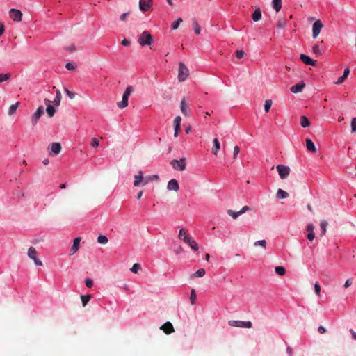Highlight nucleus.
I'll return each mask as SVG.
<instances>
[{
	"label": "nucleus",
	"instance_id": "obj_15",
	"mask_svg": "<svg viewBox=\"0 0 356 356\" xmlns=\"http://www.w3.org/2000/svg\"><path fill=\"white\" fill-rule=\"evenodd\" d=\"M300 60L302 62H303L305 64L308 65L314 66L316 65L315 60L310 58L307 55L302 54H300Z\"/></svg>",
	"mask_w": 356,
	"mask_h": 356
},
{
	"label": "nucleus",
	"instance_id": "obj_53",
	"mask_svg": "<svg viewBox=\"0 0 356 356\" xmlns=\"http://www.w3.org/2000/svg\"><path fill=\"white\" fill-rule=\"evenodd\" d=\"M239 147L238 146H235L234 147V152H233V156L234 159H236L239 153Z\"/></svg>",
	"mask_w": 356,
	"mask_h": 356
},
{
	"label": "nucleus",
	"instance_id": "obj_60",
	"mask_svg": "<svg viewBox=\"0 0 356 356\" xmlns=\"http://www.w3.org/2000/svg\"><path fill=\"white\" fill-rule=\"evenodd\" d=\"M318 331L321 334H324L326 332V329L323 326L321 325L318 327Z\"/></svg>",
	"mask_w": 356,
	"mask_h": 356
},
{
	"label": "nucleus",
	"instance_id": "obj_14",
	"mask_svg": "<svg viewBox=\"0 0 356 356\" xmlns=\"http://www.w3.org/2000/svg\"><path fill=\"white\" fill-rule=\"evenodd\" d=\"M181 118L180 116H177L174 119V124H175V132L174 136L177 137L179 134V131L180 130L181 127Z\"/></svg>",
	"mask_w": 356,
	"mask_h": 356
},
{
	"label": "nucleus",
	"instance_id": "obj_23",
	"mask_svg": "<svg viewBox=\"0 0 356 356\" xmlns=\"http://www.w3.org/2000/svg\"><path fill=\"white\" fill-rule=\"evenodd\" d=\"M252 20L254 22H258L261 18V12L259 8H256L252 15Z\"/></svg>",
	"mask_w": 356,
	"mask_h": 356
},
{
	"label": "nucleus",
	"instance_id": "obj_39",
	"mask_svg": "<svg viewBox=\"0 0 356 356\" xmlns=\"http://www.w3.org/2000/svg\"><path fill=\"white\" fill-rule=\"evenodd\" d=\"M272 100L270 99H267L265 101V104H264V110H265V112L266 113H268L271 106H272Z\"/></svg>",
	"mask_w": 356,
	"mask_h": 356
},
{
	"label": "nucleus",
	"instance_id": "obj_37",
	"mask_svg": "<svg viewBox=\"0 0 356 356\" xmlns=\"http://www.w3.org/2000/svg\"><path fill=\"white\" fill-rule=\"evenodd\" d=\"M108 241V239L105 235H99L97 237V242L100 244H106Z\"/></svg>",
	"mask_w": 356,
	"mask_h": 356
},
{
	"label": "nucleus",
	"instance_id": "obj_49",
	"mask_svg": "<svg viewBox=\"0 0 356 356\" xmlns=\"http://www.w3.org/2000/svg\"><path fill=\"white\" fill-rule=\"evenodd\" d=\"M245 52L243 50H237L236 51V56L238 59H241L244 57Z\"/></svg>",
	"mask_w": 356,
	"mask_h": 356
},
{
	"label": "nucleus",
	"instance_id": "obj_20",
	"mask_svg": "<svg viewBox=\"0 0 356 356\" xmlns=\"http://www.w3.org/2000/svg\"><path fill=\"white\" fill-rule=\"evenodd\" d=\"M80 241L81 238L79 237L74 239L73 244L71 248L72 254L76 253L79 249Z\"/></svg>",
	"mask_w": 356,
	"mask_h": 356
},
{
	"label": "nucleus",
	"instance_id": "obj_52",
	"mask_svg": "<svg viewBox=\"0 0 356 356\" xmlns=\"http://www.w3.org/2000/svg\"><path fill=\"white\" fill-rule=\"evenodd\" d=\"M65 67L66 69H67L68 70L70 71H72L75 69V65L72 63H67L66 65H65Z\"/></svg>",
	"mask_w": 356,
	"mask_h": 356
},
{
	"label": "nucleus",
	"instance_id": "obj_64",
	"mask_svg": "<svg viewBox=\"0 0 356 356\" xmlns=\"http://www.w3.org/2000/svg\"><path fill=\"white\" fill-rule=\"evenodd\" d=\"M350 332L351 333L353 338L356 340V332L352 329L350 330Z\"/></svg>",
	"mask_w": 356,
	"mask_h": 356
},
{
	"label": "nucleus",
	"instance_id": "obj_54",
	"mask_svg": "<svg viewBox=\"0 0 356 356\" xmlns=\"http://www.w3.org/2000/svg\"><path fill=\"white\" fill-rule=\"evenodd\" d=\"M250 210V207L248 206H244L242 207V209L239 211L241 215L243 214L246 211Z\"/></svg>",
	"mask_w": 356,
	"mask_h": 356
},
{
	"label": "nucleus",
	"instance_id": "obj_57",
	"mask_svg": "<svg viewBox=\"0 0 356 356\" xmlns=\"http://www.w3.org/2000/svg\"><path fill=\"white\" fill-rule=\"evenodd\" d=\"M122 44L125 47H129L131 44V42L127 39H124L121 42Z\"/></svg>",
	"mask_w": 356,
	"mask_h": 356
},
{
	"label": "nucleus",
	"instance_id": "obj_31",
	"mask_svg": "<svg viewBox=\"0 0 356 356\" xmlns=\"http://www.w3.org/2000/svg\"><path fill=\"white\" fill-rule=\"evenodd\" d=\"M300 124L304 128L310 126V122L306 116L302 115L300 117Z\"/></svg>",
	"mask_w": 356,
	"mask_h": 356
},
{
	"label": "nucleus",
	"instance_id": "obj_25",
	"mask_svg": "<svg viewBox=\"0 0 356 356\" xmlns=\"http://www.w3.org/2000/svg\"><path fill=\"white\" fill-rule=\"evenodd\" d=\"M272 6L276 12L280 11L282 6V0H273Z\"/></svg>",
	"mask_w": 356,
	"mask_h": 356
},
{
	"label": "nucleus",
	"instance_id": "obj_35",
	"mask_svg": "<svg viewBox=\"0 0 356 356\" xmlns=\"http://www.w3.org/2000/svg\"><path fill=\"white\" fill-rule=\"evenodd\" d=\"M197 296L194 289L191 291L190 302L192 305H195L196 302Z\"/></svg>",
	"mask_w": 356,
	"mask_h": 356
},
{
	"label": "nucleus",
	"instance_id": "obj_32",
	"mask_svg": "<svg viewBox=\"0 0 356 356\" xmlns=\"http://www.w3.org/2000/svg\"><path fill=\"white\" fill-rule=\"evenodd\" d=\"M19 104V102H16L15 104H12V105L9 107V109H8V115H13V114L16 112L17 108V107H18Z\"/></svg>",
	"mask_w": 356,
	"mask_h": 356
},
{
	"label": "nucleus",
	"instance_id": "obj_30",
	"mask_svg": "<svg viewBox=\"0 0 356 356\" xmlns=\"http://www.w3.org/2000/svg\"><path fill=\"white\" fill-rule=\"evenodd\" d=\"M47 113L49 117L51 118L56 113V109L54 106L50 105L49 104H47V108H46Z\"/></svg>",
	"mask_w": 356,
	"mask_h": 356
},
{
	"label": "nucleus",
	"instance_id": "obj_41",
	"mask_svg": "<svg viewBox=\"0 0 356 356\" xmlns=\"http://www.w3.org/2000/svg\"><path fill=\"white\" fill-rule=\"evenodd\" d=\"M181 22H182V19L181 18H178L177 20L174 21L172 23L171 29L172 30H176L179 27V24H180V23Z\"/></svg>",
	"mask_w": 356,
	"mask_h": 356
},
{
	"label": "nucleus",
	"instance_id": "obj_51",
	"mask_svg": "<svg viewBox=\"0 0 356 356\" xmlns=\"http://www.w3.org/2000/svg\"><path fill=\"white\" fill-rule=\"evenodd\" d=\"M99 145V140L96 138H92L91 146L93 147H97Z\"/></svg>",
	"mask_w": 356,
	"mask_h": 356
},
{
	"label": "nucleus",
	"instance_id": "obj_26",
	"mask_svg": "<svg viewBox=\"0 0 356 356\" xmlns=\"http://www.w3.org/2000/svg\"><path fill=\"white\" fill-rule=\"evenodd\" d=\"M193 29L195 34L200 35L201 33V27L196 19L193 20Z\"/></svg>",
	"mask_w": 356,
	"mask_h": 356
},
{
	"label": "nucleus",
	"instance_id": "obj_40",
	"mask_svg": "<svg viewBox=\"0 0 356 356\" xmlns=\"http://www.w3.org/2000/svg\"><path fill=\"white\" fill-rule=\"evenodd\" d=\"M10 78V74H0V83L7 81Z\"/></svg>",
	"mask_w": 356,
	"mask_h": 356
},
{
	"label": "nucleus",
	"instance_id": "obj_28",
	"mask_svg": "<svg viewBox=\"0 0 356 356\" xmlns=\"http://www.w3.org/2000/svg\"><path fill=\"white\" fill-rule=\"evenodd\" d=\"M37 251L33 247H30L28 250V256L32 260L36 259Z\"/></svg>",
	"mask_w": 356,
	"mask_h": 356
},
{
	"label": "nucleus",
	"instance_id": "obj_21",
	"mask_svg": "<svg viewBox=\"0 0 356 356\" xmlns=\"http://www.w3.org/2000/svg\"><path fill=\"white\" fill-rule=\"evenodd\" d=\"M349 73H350L349 68H346L343 71V74L341 76L338 78L337 81L335 82V84H337V85L341 84L344 81V80L347 78Z\"/></svg>",
	"mask_w": 356,
	"mask_h": 356
},
{
	"label": "nucleus",
	"instance_id": "obj_62",
	"mask_svg": "<svg viewBox=\"0 0 356 356\" xmlns=\"http://www.w3.org/2000/svg\"><path fill=\"white\" fill-rule=\"evenodd\" d=\"M351 284H352V281H351L350 280H349V279H348V280H347L345 282L343 286H344L345 288H348V287H349Z\"/></svg>",
	"mask_w": 356,
	"mask_h": 356
},
{
	"label": "nucleus",
	"instance_id": "obj_47",
	"mask_svg": "<svg viewBox=\"0 0 356 356\" xmlns=\"http://www.w3.org/2000/svg\"><path fill=\"white\" fill-rule=\"evenodd\" d=\"M314 291H315L316 294L318 295V296H320V293H321V286L318 284V282H316L314 284Z\"/></svg>",
	"mask_w": 356,
	"mask_h": 356
},
{
	"label": "nucleus",
	"instance_id": "obj_22",
	"mask_svg": "<svg viewBox=\"0 0 356 356\" xmlns=\"http://www.w3.org/2000/svg\"><path fill=\"white\" fill-rule=\"evenodd\" d=\"M213 147L212 148V153L214 154V155H217L218 153V151L220 148V143L218 140V138H215L213 140Z\"/></svg>",
	"mask_w": 356,
	"mask_h": 356
},
{
	"label": "nucleus",
	"instance_id": "obj_8",
	"mask_svg": "<svg viewBox=\"0 0 356 356\" xmlns=\"http://www.w3.org/2000/svg\"><path fill=\"white\" fill-rule=\"evenodd\" d=\"M323 24L320 19L316 20L312 26V36L314 38H316L319 35Z\"/></svg>",
	"mask_w": 356,
	"mask_h": 356
},
{
	"label": "nucleus",
	"instance_id": "obj_16",
	"mask_svg": "<svg viewBox=\"0 0 356 356\" xmlns=\"http://www.w3.org/2000/svg\"><path fill=\"white\" fill-rule=\"evenodd\" d=\"M144 180V177L143 175V172L140 170L137 175H134V186H140L142 181Z\"/></svg>",
	"mask_w": 356,
	"mask_h": 356
},
{
	"label": "nucleus",
	"instance_id": "obj_48",
	"mask_svg": "<svg viewBox=\"0 0 356 356\" xmlns=\"http://www.w3.org/2000/svg\"><path fill=\"white\" fill-rule=\"evenodd\" d=\"M351 131H356V117L353 118L351 120Z\"/></svg>",
	"mask_w": 356,
	"mask_h": 356
},
{
	"label": "nucleus",
	"instance_id": "obj_18",
	"mask_svg": "<svg viewBox=\"0 0 356 356\" xmlns=\"http://www.w3.org/2000/svg\"><path fill=\"white\" fill-rule=\"evenodd\" d=\"M306 147L308 151L312 152V153H316L317 149L314 142L310 138H306Z\"/></svg>",
	"mask_w": 356,
	"mask_h": 356
},
{
	"label": "nucleus",
	"instance_id": "obj_12",
	"mask_svg": "<svg viewBox=\"0 0 356 356\" xmlns=\"http://www.w3.org/2000/svg\"><path fill=\"white\" fill-rule=\"evenodd\" d=\"M167 188L169 191H173L177 192L179 189V184L177 179H170L167 185Z\"/></svg>",
	"mask_w": 356,
	"mask_h": 356
},
{
	"label": "nucleus",
	"instance_id": "obj_58",
	"mask_svg": "<svg viewBox=\"0 0 356 356\" xmlns=\"http://www.w3.org/2000/svg\"><path fill=\"white\" fill-rule=\"evenodd\" d=\"M307 237L309 241H313L315 237L314 232H308Z\"/></svg>",
	"mask_w": 356,
	"mask_h": 356
},
{
	"label": "nucleus",
	"instance_id": "obj_63",
	"mask_svg": "<svg viewBox=\"0 0 356 356\" xmlns=\"http://www.w3.org/2000/svg\"><path fill=\"white\" fill-rule=\"evenodd\" d=\"M33 261L35 263V264L38 266H40L42 265V263L40 260H39L37 257L36 259H33Z\"/></svg>",
	"mask_w": 356,
	"mask_h": 356
},
{
	"label": "nucleus",
	"instance_id": "obj_38",
	"mask_svg": "<svg viewBox=\"0 0 356 356\" xmlns=\"http://www.w3.org/2000/svg\"><path fill=\"white\" fill-rule=\"evenodd\" d=\"M90 298L91 296L90 295H82L81 296L82 305L83 307H85L87 305V303L90 301Z\"/></svg>",
	"mask_w": 356,
	"mask_h": 356
},
{
	"label": "nucleus",
	"instance_id": "obj_17",
	"mask_svg": "<svg viewBox=\"0 0 356 356\" xmlns=\"http://www.w3.org/2000/svg\"><path fill=\"white\" fill-rule=\"evenodd\" d=\"M161 329L163 330V332L166 334H170L174 332V328L170 322L165 323L161 327Z\"/></svg>",
	"mask_w": 356,
	"mask_h": 356
},
{
	"label": "nucleus",
	"instance_id": "obj_43",
	"mask_svg": "<svg viewBox=\"0 0 356 356\" xmlns=\"http://www.w3.org/2000/svg\"><path fill=\"white\" fill-rule=\"evenodd\" d=\"M227 213L232 216L234 219H236L239 216H241V213L239 211H234L233 210L229 209L227 211Z\"/></svg>",
	"mask_w": 356,
	"mask_h": 356
},
{
	"label": "nucleus",
	"instance_id": "obj_24",
	"mask_svg": "<svg viewBox=\"0 0 356 356\" xmlns=\"http://www.w3.org/2000/svg\"><path fill=\"white\" fill-rule=\"evenodd\" d=\"M312 51L316 56L322 55L323 54L322 47L318 44H316L312 47Z\"/></svg>",
	"mask_w": 356,
	"mask_h": 356
},
{
	"label": "nucleus",
	"instance_id": "obj_56",
	"mask_svg": "<svg viewBox=\"0 0 356 356\" xmlns=\"http://www.w3.org/2000/svg\"><path fill=\"white\" fill-rule=\"evenodd\" d=\"M151 177H144V180L142 181V183L140 184V186H145L148 184V182L149 181V179H150Z\"/></svg>",
	"mask_w": 356,
	"mask_h": 356
},
{
	"label": "nucleus",
	"instance_id": "obj_1",
	"mask_svg": "<svg viewBox=\"0 0 356 356\" xmlns=\"http://www.w3.org/2000/svg\"><path fill=\"white\" fill-rule=\"evenodd\" d=\"M178 237L185 243L188 244L190 248L195 252L199 249V245L196 241L187 233L185 229L181 228L179 232Z\"/></svg>",
	"mask_w": 356,
	"mask_h": 356
},
{
	"label": "nucleus",
	"instance_id": "obj_5",
	"mask_svg": "<svg viewBox=\"0 0 356 356\" xmlns=\"http://www.w3.org/2000/svg\"><path fill=\"white\" fill-rule=\"evenodd\" d=\"M170 164L176 170L183 171L186 168V159L185 158H181L179 160L174 159L171 161Z\"/></svg>",
	"mask_w": 356,
	"mask_h": 356
},
{
	"label": "nucleus",
	"instance_id": "obj_61",
	"mask_svg": "<svg viewBox=\"0 0 356 356\" xmlns=\"http://www.w3.org/2000/svg\"><path fill=\"white\" fill-rule=\"evenodd\" d=\"M129 15V13H124L120 15V19L122 21H126L127 16Z\"/></svg>",
	"mask_w": 356,
	"mask_h": 356
},
{
	"label": "nucleus",
	"instance_id": "obj_11",
	"mask_svg": "<svg viewBox=\"0 0 356 356\" xmlns=\"http://www.w3.org/2000/svg\"><path fill=\"white\" fill-rule=\"evenodd\" d=\"M9 15L14 21L20 22L22 20V13L18 9L12 8L9 12Z\"/></svg>",
	"mask_w": 356,
	"mask_h": 356
},
{
	"label": "nucleus",
	"instance_id": "obj_29",
	"mask_svg": "<svg viewBox=\"0 0 356 356\" xmlns=\"http://www.w3.org/2000/svg\"><path fill=\"white\" fill-rule=\"evenodd\" d=\"M327 222L325 220H323L320 223L321 227V236H323L325 234L327 230Z\"/></svg>",
	"mask_w": 356,
	"mask_h": 356
},
{
	"label": "nucleus",
	"instance_id": "obj_59",
	"mask_svg": "<svg viewBox=\"0 0 356 356\" xmlns=\"http://www.w3.org/2000/svg\"><path fill=\"white\" fill-rule=\"evenodd\" d=\"M285 24H286V22L285 21H282V20H280L278 24H277V27L279 29H282L285 26Z\"/></svg>",
	"mask_w": 356,
	"mask_h": 356
},
{
	"label": "nucleus",
	"instance_id": "obj_27",
	"mask_svg": "<svg viewBox=\"0 0 356 356\" xmlns=\"http://www.w3.org/2000/svg\"><path fill=\"white\" fill-rule=\"evenodd\" d=\"M289 197V193L284 190L280 188L277 192V197L279 199H286Z\"/></svg>",
	"mask_w": 356,
	"mask_h": 356
},
{
	"label": "nucleus",
	"instance_id": "obj_44",
	"mask_svg": "<svg viewBox=\"0 0 356 356\" xmlns=\"http://www.w3.org/2000/svg\"><path fill=\"white\" fill-rule=\"evenodd\" d=\"M140 268L141 266L139 264H134L130 268V270L134 273H137Z\"/></svg>",
	"mask_w": 356,
	"mask_h": 356
},
{
	"label": "nucleus",
	"instance_id": "obj_36",
	"mask_svg": "<svg viewBox=\"0 0 356 356\" xmlns=\"http://www.w3.org/2000/svg\"><path fill=\"white\" fill-rule=\"evenodd\" d=\"M275 273L279 275H284L286 273V270L283 266H277L275 268Z\"/></svg>",
	"mask_w": 356,
	"mask_h": 356
},
{
	"label": "nucleus",
	"instance_id": "obj_42",
	"mask_svg": "<svg viewBox=\"0 0 356 356\" xmlns=\"http://www.w3.org/2000/svg\"><path fill=\"white\" fill-rule=\"evenodd\" d=\"M205 270L204 268H200L198 269L193 276L197 277H202L205 275Z\"/></svg>",
	"mask_w": 356,
	"mask_h": 356
},
{
	"label": "nucleus",
	"instance_id": "obj_19",
	"mask_svg": "<svg viewBox=\"0 0 356 356\" xmlns=\"http://www.w3.org/2000/svg\"><path fill=\"white\" fill-rule=\"evenodd\" d=\"M61 145L59 143H52L51 144V151L54 155H57L60 152Z\"/></svg>",
	"mask_w": 356,
	"mask_h": 356
},
{
	"label": "nucleus",
	"instance_id": "obj_6",
	"mask_svg": "<svg viewBox=\"0 0 356 356\" xmlns=\"http://www.w3.org/2000/svg\"><path fill=\"white\" fill-rule=\"evenodd\" d=\"M229 325L232 327H245V328H250L252 327V323L250 321H229Z\"/></svg>",
	"mask_w": 356,
	"mask_h": 356
},
{
	"label": "nucleus",
	"instance_id": "obj_55",
	"mask_svg": "<svg viewBox=\"0 0 356 356\" xmlns=\"http://www.w3.org/2000/svg\"><path fill=\"white\" fill-rule=\"evenodd\" d=\"M307 231L308 232H314V226L313 224H309L307 227Z\"/></svg>",
	"mask_w": 356,
	"mask_h": 356
},
{
	"label": "nucleus",
	"instance_id": "obj_4",
	"mask_svg": "<svg viewBox=\"0 0 356 356\" xmlns=\"http://www.w3.org/2000/svg\"><path fill=\"white\" fill-rule=\"evenodd\" d=\"M189 74V70L188 67L183 63H179V72H178V80L181 82L184 81Z\"/></svg>",
	"mask_w": 356,
	"mask_h": 356
},
{
	"label": "nucleus",
	"instance_id": "obj_33",
	"mask_svg": "<svg viewBox=\"0 0 356 356\" xmlns=\"http://www.w3.org/2000/svg\"><path fill=\"white\" fill-rule=\"evenodd\" d=\"M180 108H181V112H182V113L184 115H188V110L186 108V104L185 99H183L181 101Z\"/></svg>",
	"mask_w": 356,
	"mask_h": 356
},
{
	"label": "nucleus",
	"instance_id": "obj_45",
	"mask_svg": "<svg viewBox=\"0 0 356 356\" xmlns=\"http://www.w3.org/2000/svg\"><path fill=\"white\" fill-rule=\"evenodd\" d=\"M254 245L255 246H261V247L265 248L266 246V242L264 239L259 240V241H255Z\"/></svg>",
	"mask_w": 356,
	"mask_h": 356
},
{
	"label": "nucleus",
	"instance_id": "obj_3",
	"mask_svg": "<svg viewBox=\"0 0 356 356\" xmlns=\"http://www.w3.org/2000/svg\"><path fill=\"white\" fill-rule=\"evenodd\" d=\"M132 92H133L132 86H129L127 87L125 91L123 93L122 101L117 103V106L120 108L123 109L128 106L129 97Z\"/></svg>",
	"mask_w": 356,
	"mask_h": 356
},
{
	"label": "nucleus",
	"instance_id": "obj_50",
	"mask_svg": "<svg viewBox=\"0 0 356 356\" xmlns=\"http://www.w3.org/2000/svg\"><path fill=\"white\" fill-rule=\"evenodd\" d=\"M85 284L87 287L91 288L93 286V280L90 278H86L85 280Z\"/></svg>",
	"mask_w": 356,
	"mask_h": 356
},
{
	"label": "nucleus",
	"instance_id": "obj_2",
	"mask_svg": "<svg viewBox=\"0 0 356 356\" xmlns=\"http://www.w3.org/2000/svg\"><path fill=\"white\" fill-rule=\"evenodd\" d=\"M138 43L141 46L152 45L153 43L152 36L149 31H144L138 37Z\"/></svg>",
	"mask_w": 356,
	"mask_h": 356
},
{
	"label": "nucleus",
	"instance_id": "obj_7",
	"mask_svg": "<svg viewBox=\"0 0 356 356\" xmlns=\"http://www.w3.org/2000/svg\"><path fill=\"white\" fill-rule=\"evenodd\" d=\"M276 168L282 179H286L289 175L290 168L289 166H286L284 165H277Z\"/></svg>",
	"mask_w": 356,
	"mask_h": 356
},
{
	"label": "nucleus",
	"instance_id": "obj_9",
	"mask_svg": "<svg viewBox=\"0 0 356 356\" xmlns=\"http://www.w3.org/2000/svg\"><path fill=\"white\" fill-rule=\"evenodd\" d=\"M44 113V107L42 106H40L38 108L36 111L33 113V115L31 117V123L33 126L36 125L38 123V120L42 116V115Z\"/></svg>",
	"mask_w": 356,
	"mask_h": 356
},
{
	"label": "nucleus",
	"instance_id": "obj_34",
	"mask_svg": "<svg viewBox=\"0 0 356 356\" xmlns=\"http://www.w3.org/2000/svg\"><path fill=\"white\" fill-rule=\"evenodd\" d=\"M60 101H61V97H56L54 98V99L52 101V103L56 105V106H59L60 104ZM44 102L46 104H50L51 102V101L47 99H44Z\"/></svg>",
	"mask_w": 356,
	"mask_h": 356
},
{
	"label": "nucleus",
	"instance_id": "obj_46",
	"mask_svg": "<svg viewBox=\"0 0 356 356\" xmlns=\"http://www.w3.org/2000/svg\"><path fill=\"white\" fill-rule=\"evenodd\" d=\"M64 92L70 99H72L75 97V93L70 91L67 88H64Z\"/></svg>",
	"mask_w": 356,
	"mask_h": 356
},
{
	"label": "nucleus",
	"instance_id": "obj_10",
	"mask_svg": "<svg viewBox=\"0 0 356 356\" xmlns=\"http://www.w3.org/2000/svg\"><path fill=\"white\" fill-rule=\"evenodd\" d=\"M152 5V0H139V9L143 12L149 10Z\"/></svg>",
	"mask_w": 356,
	"mask_h": 356
},
{
	"label": "nucleus",
	"instance_id": "obj_13",
	"mask_svg": "<svg viewBox=\"0 0 356 356\" xmlns=\"http://www.w3.org/2000/svg\"><path fill=\"white\" fill-rule=\"evenodd\" d=\"M305 86V83L303 81H300L294 86H292L290 88V90L291 92L296 94L302 92Z\"/></svg>",
	"mask_w": 356,
	"mask_h": 356
}]
</instances>
